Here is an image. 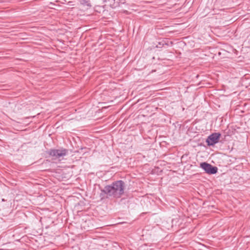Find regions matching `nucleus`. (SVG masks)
<instances>
[{
  "instance_id": "1",
  "label": "nucleus",
  "mask_w": 250,
  "mask_h": 250,
  "mask_svg": "<svg viewBox=\"0 0 250 250\" xmlns=\"http://www.w3.org/2000/svg\"><path fill=\"white\" fill-rule=\"evenodd\" d=\"M125 188L124 182L119 180L105 186L101 191L107 196L118 198L124 194Z\"/></svg>"
},
{
  "instance_id": "4",
  "label": "nucleus",
  "mask_w": 250,
  "mask_h": 250,
  "mask_svg": "<svg viewBox=\"0 0 250 250\" xmlns=\"http://www.w3.org/2000/svg\"><path fill=\"white\" fill-rule=\"evenodd\" d=\"M221 134L219 133H214L210 135L207 139L206 142L208 146H213L218 142Z\"/></svg>"
},
{
  "instance_id": "3",
  "label": "nucleus",
  "mask_w": 250,
  "mask_h": 250,
  "mask_svg": "<svg viewBox=\"0 0 250 250\" xmlns=\"http://www.w3.org/2000/svg\"><path fill=\"white\" fill-rule=\"evenodd\" d=\"M200 167L208 174H215L217 171V168L216 167H213L210 164L206 162L201 163Z\"/></svg>"
},
{
  "instance_id": "2",
  "label": "nucleus",
  "mask_w": 250,
  "mask_h": 250,
  "mask_svg": "<svg viewBox=\"0 0 250 250\" xmlns=\"http://www.w3.org/2000/svg\"><path fill=\"white\" fill-rule=\"evenodd\" d=\"M68 153V150L64 148H61L59 149H51L48 154L50 156L54 158V159H58L60 160L62 158L66 156Z\"/></svg>"
},
{
  "instance_id": "5",
  "label": "nucleus",
  "mask_w": 250,
  "mask_h": 250,
  "mask_svg": "<svg viewBox=\"0 0 250 250\" xmlns=\"http://www.w3.org/2000/svg\"><path fill=\"white\" fill-rule=\"evenodd\" d=\"M80 3L84 6H86L88 7H90L91 4L90 1L89 0H79Z\"/></svg>"
}]
</instances>
